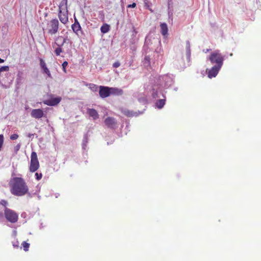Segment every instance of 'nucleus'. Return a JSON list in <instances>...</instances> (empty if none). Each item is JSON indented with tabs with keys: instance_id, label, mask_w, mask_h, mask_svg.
I'll list each match as a JSON object with an SVG mask.
<instances>
[{
	"instance_id": "nucleus-1",
	"label": "nucleus",
	"mask_w": 261,
	"mask_h": 261,
	"mask_svg": "<svg viewBox=\"0 0 261 261\" xmlns=\"http://www.w3.org/2000/svg\"><path fill=\"white\" fill-rule=\"evenodd\" d=\"M11 193L16 196H23L29 193L28 186L21 177H15L11 178L9 182Z\"/></svg>"
},
{
	"instance_id": "nucleus-30",
	"label": "nucleus",
	"mask_w": 261,
	"mask_h": 261,
	"mask_svg": "<svg viewBox=\"0 0 261 261\" xmlns=\"http://www.w3.org/2000/svg\"><path fill=\"white\" fill-rule=\"evenodd\" d=\"M136 6V4L135 3H133L132 4L129 5L127 7L128 8H135Z\"/></svg>"
},
{
	"instance_id": "nucleus-14",
	"label": "nucleus",
	"mask_w": 261,
	"mask_h": 261,
	"mask_svg": "<svg viewBox=\"0 0 261 261\" xmlns=\"http://www.w3.org/2000/svg\"><path fill=\"white\" fill-rule=\"evenodd\" d=\"M71 28L73 31L77 35H79V32L81 31V27L80 23H79L76 19H75V22L72 25Z\"/></svg>"
},
{
	"instance_id": "nucleus-3",
	"label": "nucleus",
	"mask_w": 261,
	"mask_h": 261,
	"mask_svg": "<svg viewBox=\"0 0 261 261\" xmlns=\"http://www.w3.org/2000/svg\"><path fill=\"white\" fill-rule=\"evenodd\" d=\"M209 60L212 64H216V66L222 67L224 60V57L220 53V50H216L211 54Z\"/></svg>"
},
{
	"instance_id": "nucleus-37",
	"label": "nucleus",
	"mask_w": 261,
	"mask_h": 261,
	"mask_svg": "<svg viewBox=\"0 0 261 261\" xmlns=\"http://www.w3.org/2000/svg\"><path fill=\"white\" fill-rule=\"evenodd\" d=\"M13 246H14V247H18V245H13Z\"/></svg>"
},
{
	"instance_id": "nucleus-15",
	"label": "nucleus",
	"mask_w": 261,
	"mask_h": 261,
	"mask_svg": "<svg viewBox=\"0 0 261 261\" xmlns=\"http://www.w3.org/2000/svg\"><path fill=\"white\" fill-rule=\"evenodd\" d=\"M87 112L90 116L92 117L93 119L95 120L98 118L99 115L96 110L94 109H88Z\"/></svg>"
},
{
	"instance_id": "nucleus-32",
	"label": "nucleus",
	"mask_w": 261,
	"mask_h": 261,
	"mask_svg": "<svg viewBox=\"0 0 261 261\" xmlns=\"http://www.w3.org/2000/svg\"><path fill=\"white\" fill-rule=\"evenodd\" d=\"M20 147V145L19 144L17 145L15 147L16 151H18Z\"/></svg>"
},
{
	"instance_id": "nucleus-24",
	"label": "nucleus",
	"mask_w": 261,
	"mask_h": 261,
	"mask_svg": "<svg viewBox=\"0 0 261 261\" xmlns=\"http://www.w3.org/2000/svg\"><path fill=\"white\" fill-rule=\"evenodd\" d=\"M124 114L127 117H132L134 115L133 112L128 110L124 111Z\"/></svg>"
},
{
	"instance_id": "nucleus-9",
	"label": "nucleus",
	"mask_w": 261,
	"mask_h": 261,
	"mask_svg": "<svg viewBox=\"0 0 261 261\" xmlns=\"http://www.w3.org/2000/svg\"><path fill=\"white\" fill-rule=\"evenodd\" d=\"M44 112L42 109H33L31 113L32 117L35 119H40L44 116Z\"/></svg>"
},
{
	"instance_id": "nucleus-18",
	"label": "nucleus",
	"mask_w": 261,
	"mask_h": 261,
	"mask_svg": "<svg viewBox=\"0 0 261 261\" xmlns=\"http://www.w3.org/2000/svg\"><path fill=\"white\" fill-rule=\"evenodd\" d=\"M110 30V26L107 24L102 25L100 28V31L102 33H106Z\"/></svg>"
},
{
	"instance_id": "nucleus-23",
	"label": "nucleus",
	"mask_w": 261,
	"mask_h": 261,
	"mask_svg": "<svg viewBox=\"0 0 261 261\" xmlns=\"http://www.w3.org/2000/svg\"><path fill=\"white\" fill-rule=\"evenodd\" d=\"M67 65H68V62L67 61H64L62 63V68H63V70L64 73H67V71H66V68L67 66Z\"/></svg>"
},
{
	"instance_id": "nucleus-22",
	"label": "nucleus",
	"mask_w": 261,
	"mask_h": 261,
	"mask_svg": "<svg viewBox=\"0 0 261 261\" xmlns=\"http://www.w3.org/2000/svg\"><path fill=\"white\" fill-rule=\"evenodd\" d=\"M9 70V67L8 66H2L0 68V75L2 72L8 71Z\"/></svg>"
},
{
	"instance_id": "nucleus-19",
	"label": "nucleus",
	"mask_w": 261,
	"mask_h": 261,
	"mask_svg": "<svg viewBox=\"0 0 261 261\" xmlns=\"http://www.w3.org/2000/svg\"><path fill=\"white\" fill-rule=\"evenodd\" d=\"M89 88L93 92H96L99 88L98 86L94 84H89L88 85Z\"/></svg>"
},
{
	"instance_id": "nucleus-2",
	"label": "nucleus",
	"mask_w": 261,
	"mask_h": 261,
	"mask_svg": "<svg viewBox=\"0 0 261 261\" xmlns=\"http://www.w3.org/2000/svg\"><path fill=\"white\" fill-rule=\"evenodd\" d=\"M59 8L58 17L59 19L62 23L66 24L68 22L67 0H62L60 4Z\"/></svg>"
},
{
	"instance_id": "nucleus-12",
	"label": "nucleus",
	"mask_w": 261,
	"mask_h": 261,
	"mask_svg": "<svg viewBox=\"0 0 261 261\" xmlns=\"http://www.w3.org/2000/svg\"><path fill=\"white\" fill-rule=\"evenodd\" d=\"M40 65L44 72L49 77H51L50 72L47 68L46 63L42 59H40Z\"/></svg>"
},
{
	"instance_id": "nucleus-17",
	"label": "nucleus",
	"mask_w": 261,
	"mask_h": 261,
	"mask_svg": "<svg viewBox=\"0 0 261 261\" xmlns=\"http://www.w3.org/2000/svg\"><path fill=\"white\" fill-rule=\"evenodd\" d=\"M55 44L58 46V47H57L55 50V54L57 56H59L60 55L61 53L63 52L62 48V46L59 44H58L57 42H55Z\"/></svg>"
},
{
	"instance_id": "nucleus-38",
	"label": "nucleus",
	"mask_w": 261,
	"mask_h": 261,
	"mask_svg": "<svg viewBox=\"0 0 261 261\" xmlns=\"http://www.w3.org/2000/svg\"><path fill=\"white\" fill-rule=\"evenodd\" d=\"M210 50V49H206V51H205V53H206L207 51H208Z\"/></svg>"
},
{
	"instance_id": "nucleus-4",
	"label": "nucleus",
	"mask_w": 261,
	"mask_h": 261,
	"mask_svg": "<svg viewBox=\"0 0 261 261\" xmlns=\"http://www.w3.org/2000/svg\"><path fill=\"white\" fill-rule=\"evenodd\" d=\"M4 215L6 220L12 223H15L18 220V214L14 211L6 207Z\"/></svg>"
},
{
	"instance_id": "nucleus-21",
	"label": "nucleus",
	"mask_w": 261,
	"mask_h": 261,
	"mask_svg": "<svg viewBox=\"0 0 261 261\" xmlns=\"http://www.w3.org/2000/svg\"><path fill=\"white\" fill-rule=\"evenodd\" d=\"M22 246L23 247V250L25 251H27L29 250V248L30 247V244L26 242H23L22 243Z\"/></svg>"
},
{
	"instance_id": "nucleus-31",
	"label": "nucleus",
	"mask_w": 261,
	"mask_h": 261,
	"mask_svg": "<svg viewBox=\"0 0 261 261\" xmlns=\"http://www.w3.org/2000/svg\"><path fill=\"white\" fill-rule=\"evenodd\" d=\"M190 55H191V51H189V52L187 51V58L189 60H190Z\"/></svg>"
},
{
	"instance_id": "nucleus-5",
	"label": "nucleus",
	"mask_w": 261,
	"mask_h": 261,
	"mask_svg": "<svg viewBox=\"0 0 261 261\" xmlns=\"http://www.w3.org/2000/svg\"><path fill=\"white\" fill-rule=\"evenodd\" d=\"M59 22L57 19H53L48 22L47 24V30L48 34H55L59 29Z\"/></svg>"
},
{
	"instance_id": "nucleus-11",
	"label": "nucleus",
	"mask_w": 261,
	"mask_h": 261,
	"mask_svg": "<svg viewBox=\"0 0 261 261\" xmlns=\"http://www.w3.org/2000/svg\"><path fill=\"white\" fill-rule=\"evenodd\" d=\"M106 125L110 128H113L116 124L115 119L113 117H109L105 120Z\"/></svg>"
},
{
	"instance_id": "nucleus-8",
	"label": "nucleus",
	"mask_w": 261,
	"mask_h": 261,
	"mask_svg": "<svg viewBox=\"0 0 261 261\" xmlns=\"http://www.w3.org/2000/svg\"><path fill=\"white\" fill-rule=\"evenodd\" d=\"M61 97H51L49 99L43 100V103L49 106H55L61 101Z\"/></svg>"
},
{
	"instance_id": "nucleus-6",
	"label": "nucleus",
	"mask_w": 261,
	"mask_h": 261,
	"mask_svg": "<svg viewBox=\"0 0 261 261\" xmlns=\"http://www.w3.org/2000/svg\"><path fill=\"white\" fill-rule=\"evenodd\" d=\"M40 165L36 152L33 151L31 155V162L29 167L30 171L34 172L39 168Z\"/></svg>"
},
{
	"instance_id": "nucleus-25",
	"label": "nucleus",
	"mask_w": 261,
	"mask_h": 261,
	"mask_svg": "<svg viewBox=\"0 0 261 261\" xmlns=\"http://www.w3.org/2000/svg\"><path fill=\"white\" fill-rule=\"evenodd\" d=\"M35 176H36V179L37 180H40L42 178V174L41 173H39L36 172L35 173Z\"/></svg>"
},
{
	"instance_id": "nucleus-28",
	"label": "nucleus",
	"mask_w": 261,
	"mask_h": 261,
	"mask_svg": "<svg viewBox=\"0 0 261 261\" xmlns=\"http://www.w3.org/2000/svg\"><path fill=\"white\" fill-rule=\"evenodd\" d=\"M120 65V64L118 62H116L113 64V66L115 68H117L119 67Z\"/></svg>"
},
{
	"instance_id": "nucleus-20",
	"label": "nucleus",
	"mask_w": 261,
	"mask_h": 261,
	"mask_svg": "<svg viewBox=\"0 0 261 261\" xmlns=\"http://www.w3.org/2000/svg\"><path fill=\"white\" fill-rule=\"evenodd\" d=\"M165 100L164 99H159L156 102V105L160 109L162 108L163 106L165 105Z\"/></svg>"
},
{
	"instance_id": "nucleus-35",
	"label": "nucleus",
	"mask_w": 261,
	"mask_h": 261,
	"mask_svg": "<svg viewBox=\"0 0 261 261\" xmlns=\"http://www.w3.org/2000/svg\"><path fill=\"white\" fill-rule=\"evenodd\" d=\"M62 38V37L59 36L56 39V41H58L60 39Z\"/></svg>"
},
{
	"instance_id": "nucleus-16",
	"label": "nucleus",
	"mask_w": 261,
	"mask_h": 261,
	"mask_svg": "<svg viewBox=\"0 0 261 261\" xmlns=\"http://www.w3.org/2000/svg\"><path fill=\"white\" fill-rule=\"evenodd\" d=\"M161 33L163 36H165L168 34V29L166 23H162L160 24Z\"/></svg>"
},
{
	"instance_id": "nucleus-36",
	"label": "nucleus",
	"mask_w": 261,
	"mask_h": 261,
	"mask_svg": "<svg viewBox=\"0 0 261 261\" xmlns=\"http://www.w3.org/2000/svg\"><path fill=\"white\" fill-rule=\"evenodd\" d=\"M4 62V60L0 58V63H2Z\"/></svg>"
},
{
	"instance_id": "nucleus-29",
	"label": "nucleus",
	"mask_w": 261,
	"mask_h": 261,
	"mask_svg": "<svg viewBox=\"0 0 261 261\" xmlns=\"http://www.w3.org/2000/svg\"><path fill=\"white\" fill-rule=\"evenodd\" d=\"M1 203L3 205L6 206V205L8 204V202L5 200H2L1 202Z\"/></svg>"
},
{
	"instance_id": "nucleus-26",
	"label": "nucleus",
	"mask_w": 261,
	"mask_h": 261,
	"mask_svg": "<svg viewBox=\"0 0 261 261\" xmlns=\"http://www.w3.org/2000/svg\"><path fill=\"white\" fill-rule=\"evenodd\" d=\"M186 51L187 52H189V51H191V50H190V42L189 41H187L186 42Z\"/></svg>"
},
{
	"instance_id": "nucleus-7",
	"label": "nucleus",
	"mask_w": 261,
	"mask_h": 261,
	"mask_svg": "<svg viewBox=\"0 0 261 261\" xmlns=\"http://www.w3.org/2000/svg\"><path fill=\"white\" fill-rule=\"evenodd\" d=\"M99 89V94L102 98L108 97L110 95V87L100 86Z\"/></svg>"
},
{
	"instance_id": "nucleus-13",
	"label": "nucleus",
	"mask_w": 261,
	"mask_h": 261,
	"mask_svg": "<svg viewBox=\"0 0 261 261\" xmlns=\"http://www.w3.org/2000/svg\"><path fill=\"white\" fill-rule=\"evenodd\" d=\"M123 93L122 89L118 88L110 87V95H121Z\"/></svg>"
},
{
	"instance_id": "nucleus-27",
	"label": "nucleus",
	"mask_w": 261,
	"mask_h": 261,
	"mask_svg": "<svg viewBox=\"0 0 261 261\" xmlns=\"http://www.w3.org/2000/svg\"><path fill=\"white\" fill-rule=\"evenodd\" d=\"M18 138V135L16 134H14L10 136V139L12 140H14L17 139Z\"/></svg>"
},
{
	"instance_id": "nucleus-10",
	"label": "nucleus",
	"mask_w": 261,
	"mask_h": 261,
	"mask_svg": "<svg viewBox=\"0 0 261 261\" xmlns=\"http://www.w3.org/2000/svg\"><path fill=\"white\" fill-rule=\"evenodd\" d=\"M221 67L215 65L208 72V76L210 78L216 77Z\"/></svg>"
},
{
	"instance_id": "nucleus-34",
	"label": "nucleus",
	"mask_w": 261,
	"mask_h": 261,
	"mask_svg": "<svg viewBox=\"0 0 261 261\" xmlns=\"http://www.w3.org/2000/svg\"><path fill=\"white\" fill-rule=\"evenodd\" d=\"M34 136V135H33V134H29L28 135V137L29 138H31V137H32V136Z\"/></svg>"
},
{
	"instance_id": "nucleus-33",
	"label": "nucleus",
	"mask_w": 261,
	"mask_h": 261,
	"mask_svg": "<svg viewBox=\"0 0 261 261\" xmlns=\"http://www.w3.org/2000/svg\"><path fill=\"white\" fill-rule=\"evenodd\" d=\"M66 40H67V39H66V38H64V39H63V40L62 43L60 45H61L62 46H63V44H64L65 43H66Z\"/></svg>"
}]
</instances>
